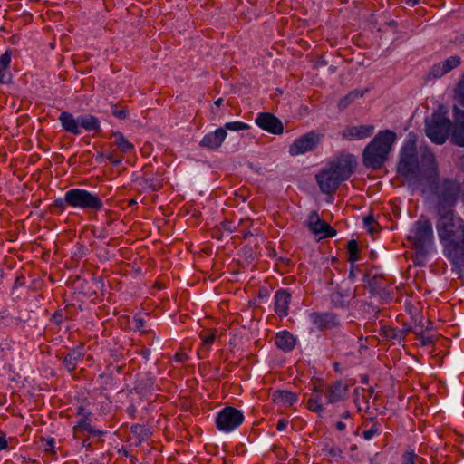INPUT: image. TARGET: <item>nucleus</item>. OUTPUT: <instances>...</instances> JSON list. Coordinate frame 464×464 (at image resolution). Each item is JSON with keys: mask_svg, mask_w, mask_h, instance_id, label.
<instances>
[{"mask_svg": "<svg viewBox=\"0 0 464 464\" xmlns=\"http://www.w3.org/2000/svg\"><path fill=\"white\" fill-rule=\"evenodd\" d=\"M112 114L118 119L124 120L128 117L129 111L127 109H118L116 105L111 106Z\"/></svg>", "mask_w": 464, "mask_h": 464, "instance_id": "obj_38", "label": "nucleus"}, {"mask_svg": "<svg viewBox=\"0 0 464 464\" xmlns=\"http://www.w3.org/2000/svg\"><path fill=\"white\" fill-rule=\"evenodd\" d=\"M335 428L336 430H338L339 431H343L345 430L346 428V425L345 423H343V421H337L336 424H335Z\"/></svg>", "mask_w": 464, "mask_h": 464, "instance_id": "obj_55", "label": "nucleus"}, {"mask_svg": "<svg viewBox=\"0 0 464 464\" xmlns=\"http://www.w3.org/2000/svg\"><path fill=\"white\" fill-rule=\"evenodd\" d=\"M10 81V75L7 73V72H4L3 70H0V83H5Z\"/></svg>", "mask_w": 464, "mask_h": 464, "instance_id": "obj_50", "label": "nucleus"}, {"mask_svg": "<svg viewBox=\"0 0 464 464\" xmlns=\"http://www.w3.org/2000/svg\"><path fill=\"white\" fill-rule=\"evenodd\" d=\"M396 138L397 135L393 130H380L363 150V165L368 169H382L388 160Z\"/></svg>", "mask_w": 464, "mask_h": 464, "instance_id": "obj_4", "label": "nucleus"}, {"mask_svg": "<svg viewBox=\"0 0 464 464\" xmlns=\"http://www.w3.org/2000/svg\"><path fill=\"white\" fill-rule=\"evenodd\" d=\"M425 133L432 142H435V111L425 119Z\"/></svg>", "mask_w": 464, "mask_h": 464, "instance_id": "obj_29", "label": "nucleus"}, {"mask_svg": "<svg viewBox=\"0 0 464 464\" xmlns=\"http://www.w3.org/2000/svg\"><path fill=\"white\" fill-rule=\"evenodd\" d=\"M90 415L91 412L87 411V414H83V417L81 418V420L78 421V423L73 427V431L75 436H77L79 433L82 431H88L91 430V422H90Z\"/></svg>", "mask_w": 464, "mask_h": 464, "instance_id": "obj_28", "label": "nucleus"}, {"mask_svg": "<svg viewBox=\"0 0 464 464\" xmlns=\"http://www.w3.org/2000/svg\"><path fill=\"white\" fill-rule=\"evenodd\" d=\"M322 451L325 457L340 458L342 455V450L339 448L330 447L329 445H325Z\"/></svg>", "mask_w": 464, "mask_h": 464, "instance_id": "obj_35", "label": "nucleus"}, {"mask_svg": "<svg viewBox=\"0 0 464 464\" xmlns=\"http://www.w3.org/2000/svg\"><path fill=\"white\" fill-rule=\"evenodd\" d=\"M223 129H225L226 131L227 130H233V131H239V130H248L249 126L246 123L242 122V121H231V122H227L224 125Z\"/></svg>", "mask_w": 464, "mask_h": 464, "instance_id": "obj_32", "label": "nucleus"}, {"mask_svg": "<svg viewBox=\"0 0 464 464\" xmlns=\"http://www.w3.org/2000/svg\"><path fill=\"white\" fill-rule=\"evenodd\" d=\"M2 353H3V348L0 346V357L2 356Z\"/></svg>", "mask_w": 464, "mask_h": 464, "instance_id": "obj_62", "label": "nucleus"}, {"mask_svg": "<svg viewBox=\"0 0 464 464\" xmlns=\"http://www.w3.org/2000/svg\"><path fill=\"white\" fill-rule=\"evenodd\" d=\"M222 102H223V99L222 98H218L217 101H215V104L217 106H220Z\"/></svg>", "mask_w": 464, "mask_h": 464, "instance_id": "obj_60", "label": "nucleus"}, {"mask_svg": "<svg viewBox=\"0 0 464 464\" xmlns=\"http://www.w3.org/2000/svg\"><path fill=\"white\" fill-rule=\"evenodd\" d=\"M8 446L5 434L0 430V451L5 450Z\"/></svg>", "mask_w": 464, "mask_h": 464, "instance_id": "obj_45", "label": "nucleus"}, {"mask_svg": "<svg viewBox=\"0 0 464 464\" xmlns=\"http://www.w3.org/2000/svg\"><path fill=\"white\" fill-rule=\"evenodd\" d=\"M363 222H364V226L367 227L368 231L371 234H373L374 232H376V229L374 227V226L376 225V222H375L373 217H372V216L365 217L363 218Z\"/></svg>", "mask_w": 464, "mask_h": 464, "instance_id": "obj_40", "label": "nucleus"}, {"mask_svg": "<svg viewBox=\"0 0 464 464\" xmlns=\"http://www.w3.org/2000/svg\"><path fill=\"white\" fill-rule=\"evenodd\" d=\"M351 413L349 411H345L341 415L342 419H350Z\"/></svg>", "mask_w": 464, "mask_h": 464, "instance_id": "obj_59", "label": "nucleus"}, {"mask_svg": "<svg viewBox=\"0 0 464 464\" xmlns=\"http://www.w3.org/2000/svg\"><path fill=\"white\" fill-rule=\"evenodd\" d=\"M288 421L285 419H280L276 424V429L279 431H283L286 429Z\"/></svg>", "mask_w": 464, "mask_h": 464, "instance_id": "obj_47", "label": "nucleus"}, {"mask_svg": "<svg viewBox=\"0 0 464 464\" xmlns=\"http://www.w3.org/2000/svg\"><path fill=\"white\" fill-rule=\"evenodd\" d=\"M90 445H91V442L89 441L88 439L82 440V447L88 448V447H90Z\"/></svg>", "mask_w": 464, "mask_h": 464, "instance_id": "obj_57", "label": "nucleus"}, {"mask_svg": "<svg viewBox=\"0 0 464 464\" xmlns=\"http://www.w3.org/2000/svg\"><path fill=\"white\" fill-rule=\"evenodd\" d=\"M379 334L390 341H398L399 343L401 341V333L399 332V329L390 327V326H381L379 330Z\"/></svg>", "mask_w": 464, "mask_h": 464, "instance_id": "obj_25", "label": "nucleus"}, {"mask_svg": "<svg viewBox=\"0 0 464 464\" xmlns=\"http://www.w3.org/2000/svg\"><path fill=\"white\" fill-rule=\"evenodd\" d=\"M244 421L242 411L232 407L227 406L218 412L216 418V425L218 430L230 432L239 427Z\"/></svg>", "mask_w": 464, "mask_h": 464, "instance_id": "obj_8", "label": "nucleus"}, {"mask_svg": "<svg viewBox=\"0 0 464 464\" xmlns=\"http://www.w3.org/2000/svg\"><path fill=\"white\" fill-rule=\"evenodd\" d=\"M79 128H82L87 131H100L101 124L98 118L91 114L78 116Z\"/></svg>", "mask_w": 464, "mask_h": 464, "instance_id": "obj_21", "label": "nucleus"}, {"mask_svg": "<svg viewBox=\"0 0 464 464\" xmlns=\"http://www.w3.org/2000/svg\"><path fill=\"white\" fill-rule=\"evenodd\" d=\"M375 130L374 125L347 126L342 131V138L346 140H358L371 137Z\"/></svg>", "mask_w": 464, "mask_h": 464, "instance_id": "obj_14", "label": "nucleus"}, {"mask_svg": "<svg viewBox=\"0 0 464 464\" xmlns=\"http://www.w3.org/2000/svg\"><path fill=\"white\" fill-rule=\"evenodd\" d=\"M199 337L202 340L203 345H211L217 338L216 331H202L199 334Z\"/></svg>", "mask_w": 464, "mask_h": 464, "instance_id": "obj_31", "label": "nucleus"}, {"mask_svg": "<svg viewBox=\"0 0 464 464\" xmlns=\"http://www.w3.org/2000/svg\"><path fill=\"white\" fill-rule=\"evenodd\" d=\"M433 332V323L429 319L426 320L425 323L420 321V324L414 327L416 339L422 347L433 345L435 342V334Z\"/></svg>", "mask_w": 464, "mask_h": 464, "instance_id": "obj_15", "label": "nucleus"}, {"mask_svg": "<svg viewBox=\"0 0 464 464\" xmlns=\"http://www.w3.org/2000/svg\"><path fill=\"white\" fill-rule=\"evenodd\" d=\"M408 240L415 250L414 264L424 266L430 256L433 245V227L430 220L421 217L414 222L408 235Z\"/></svg>", "mask_w": 464, "mask_h": 464, "instance_id": "obj_5", "label": "nucleus"}, {"mask_svg": "<svg viewBox=\"0 0 464 464\" xmlns=\"http://www.w3.org/2000/svg\"><path fill=\"white\" fill-rule=\"evenodd\" d=\"M307 408L311 411L316 412L318 414H320L324 410L322 403H318V401H314V400H308Z\"/></svg>", "mask_w": 464, "mask_h": 464, "instance_id": "obj_39", "label": "nucleus"}, {"mask_svg": "<svg viewBox=\"0 0 464 464\" xmlns=\"http://www.w3.org/2000/svg\"><path fill=\"white\" fill-rule=\"evenodd\" d=\"M357 166L356 158L353 154L343 153L333 159L323 169L315 179L324 194H332L339 185L347 180L354 172Z\"/></svg>", "mask_w": 464, "mask_h": 464, "instance_id": "obj_3", "label": "nucleus"}, {"mask_svg": "<svg viewBox=\"0 0 464 464\" xmlns=\"http://www.w3.org/2000/svg\"><path fill=\"white\" fill-rule=\"evenodd\" d=\"M256 123L261 129L273 134H281L284 130L281 121L269 112L259 113L256 119Z\"/></svg>", "mask_w": 464, "mask_h": 464, "instance_id": "obj_13", "label": "nucleus"}, {"mask_svg": "<svg viewBox=\"0 0 464 464\" xmlns=\"http://www.w3.org/2000/svg\"><path fill=\"white\" fill-rule=\"evenodd\" d=\"M291 301V294L285 289L276 291L275 295V311L280 317L288 314V306Z\"/></svg>", "mask_w": 464, "mask_h": 464, "instance_id": "obj_18", "label": "nucleus"}, {"mask_svg": "<svg viewBox=\"0 0 464 464\" xmlns=\"http://www.w3.org/2000/svg\"><path fill=\"white\" fill-rule=\"evenodd\" d=\"M444 253L460 276H464V223L454 218L450 210H446L440 218L439 227Z\"/></svg>", "mask_w": 464, "mask_h": 464, "instance_id": "obj_2", "label": "nucleus"}, {"mask_svg": "<svg viewBox=\"0 0 464 464\" xmlns=\"http://www.w3.org/2000/svg\"><path fill=\"white\" fill-rule=\"evenodd\" d=\"M321 137L320 134L314 131H310L303 135L291 144L289 153L292 156H297L313 150L320 142Z\"/></svg>", "mask_w": 464, "mask_h": 464, "instance_id": "obj_10", "label": "nucleus"}, {"mask_svg": "<svg viewBox=\"0 0 464 464\" xmlns=\"http://www.w3.org/2000/svg\"><path fill=\"white\" fill-rule=\"evenodd\" d=\"M68 206V201H66V192L64 193V197L59 198L54 200L53 204V208H57L60 212L64 211L65 207Z\"/></svg>", "mask_w": 464, "mask_h": 464, "instance_id": "obj_37", "label": "nucleus"}, {"mask_svg": "<svg viewBox=\"0 0 464 464\" xmlns=\"http://www.w3.org/2000/svg\"><path fill=\"white\" fill-rule=\"evenodd\" d=\"M459 194V186L454 180L446 179L439 188H437V204L442 208H451Z\"/></svg>", "mask_w": 464, "mask_h": 464, "instance_id": "obj_9", "label": "nucleus"}, {"mask_svg": "<svg viewBox=\"0 0 464 464\" xmlns=\"http://www.w3.org/2000/svg\"><path fill=\"white\" fill-rule=\"evenodd\" d=\"M397 171L411 183L423 187V192L434 191L435 156L428 146H421L418 152L416 141L408 140L401 150Z\"/></svg>", "mask_w": 464, "mask_h": 464, "instance_id": "obj_1", "label": "nucleus"}, {"mask_svg": "<svg viewBox=\"0 0 464 464\" xmlns=\"http://www.w3.org/2000/svg\"><path fill=\"white\" fill-rule=\"evenodd\" d=\"M134 321H135V327L138 330L143 331L144 324H145L144 319L141 317H135Z\"/></svg>", "mask_w": 464, "mask_h": 464, "instance_id": "obj_48", "label": "nucleus"}, {"mask_svg": "<svg viewBox=\"0 0 464 464\" xmlns=\"http://www.w3.org/2000/svg\"><path fill=\"white\" fill-rule=\"evenodd\" d=\"M276 344L280 350L290 352L295 345V339L289 332L283 331L276 334Z\"/></svg>", "mask_w": 464, "mask_h": 464, "instance_id": "obj_20", "label": "nucleus"}, {"mask_svg": "<svg viewBox=\"0 0 464 464\" xmlns=\"http://www.w3.org/2000/svg\"><path fill=\"white\" fill-rule=\"evenodd\" d=\"M77 413H78V415H82V417H83V414H87V412H85L84 408L82 406L78 408Z\"/></svg>", "mask_w": 464, "mask_h": 464, "instance_id": "obj_58", "label": "nucleus"}, {"mask_svg": "<svg viewBox=\"0 0 464 464\" xmlns=\"http://www.w3.org/2000/svg\"><path fill=\"white\" fill-rule=\"evenodd\" d=\"M25 283V279L24 276H19L14 280V285L12 287V295H14L15 289H17L20 286H23Z\"/></svg>", "mask_w": 464, "mask_h": 464, "instance_id": "obj_43", "label": "nucleus"}, {"mask_svg": "<svg viewBox=\"0 0 464 464\" xmlns=\"http://www.w3.org/2000/svg\"><path fill=\"white\" fill-rule=\"evenodd\" d=\"M349 386L342 381H335L331 383L325 391L327 403L333 404L343 401L347 396Z\"/></svg>", "mask_w": 464, "mask_h": 464, "instance_id": "obj_16", "label": "nucleus"}, {"mask_svg": "<svg viewBox=\"0 0 464 464\" xmlns=\"http://www.w3.org/2000/svg\"><path fill=\"white\" fill-rule=\"evenodd\" d=\"M130 430L131 432L140 439V441L148 440L150 438V430L144 426L139 424L133 425Z\"/></svg>", "mask_w": 464, "mask_h": 464, "instance_id": "obj_30", "label": "nucleus"}, {"mask_svg": "<svg viewBox=\"0 0 464 464\" xmlns=\"http://www.w3.org/2000/svg\"><path fill=\"white\" fill-rule=\"evenodd\" d=\"M62 127L68 132L79 135L81 129L79 128L78 117L75 119L69 111H63L59 116Z\"/></svg>", "mask_w": 464, "mask_h": 464, "instance_id": "obj_19", "label": "nucleus"}, {"mask_svg": "<svg viewBox=\"0 0 464 464\" xmlns=\"http://www.w3.org/2000/svg\"><path fill=\"white\" fill-rule=\"evenodd\" d=\"M309 320L317 331L330 330L340 325L336 314L331 312H313L309 314Z\"/></svg>", "mask_w": 464, "mask_h": 464, "instance_id": "obj_11", "label": "nucleus"}, {"mask_svg": "<svg viewBox=\"0 0 464 464\" xmlns=\"http://www.w3.org/2000/svg\"><path fill=\"white\" fill-rule=\"evenodd\" d=\"M347 249H348L349 256H350L349 260L351 262H354V261L358 260L359 248H358L356 240H354V239L350 240L347 244Z\"/></svg>", "mask_w": 464, "mask_h": 464, "instance_id": "obj_33", "label": "nucleus"}, {"mask_svg": "<svg viewBox=\"0 0 464 464\" xmlns=\"http://www.w3.org/2000/svg\"><path fill=\"white\" fill-rule=\"evenodd\" d=\"M113 137L115 145L121 152L126 153L133 150V144L127 140L121 132H114Z\"/></svg>", "mask_w": 464, "mask_h": 464, "instance_id": "obj_26", "label": "nucleus"}, {"mask_svg": "<svg viewBox=\"0 0 464 464\" xmlns=\"http://www.w3.org/2000/svg\"><path fill=\"white\" fill-rule=\"evenodd\" d=\"M227 135L225 129L218 128L215 131L206 134L200 140L199 146L208 150H217L221 146Z\"/></svg>", "mask_w": 464, "mask_h": 464, "instance_id": "obj_17", "label": "nucleus"}, {"mask_svg": "<svg viewBox=\"0 0 464 464\" xmlns=\"http://www.w3.org/2000/svg\"><path fill=\"white\" fill-rule=\"evenodd\" d=\"M453 112V121L437 118V144H443L450 138L454 145L464 147V111L454 106Z\"/></svg>", "mask_w": 464, "mask_h": 464, "instance_id": "obj_6", "label": "nucleus"}, {"mask_svg": "<svg viewBox=\"0 0 464 464\" xmlns=\"http://www.w3.org/2000/svg\"><path fill=\"white\" fill-rule=\"evenodd\" d=\"M273 400L282 406H292L297 401V395L288 391H276L273 392Z\"/></svg>", "mask_w": 464, "mask_h": 464, "instance_id": "obj_22", "label": "nucleus"}, {"mask_svg": "<svg viewBox=\"0 0 464 464\" xmlns=\"http://www.w3.org/2000/svg\"><path fill=\"white\" fill-rule=\"evenodd\" d=\"M415 457L413 451H408L402 455V462L401 464H415Z\"/></svg>", "mask_w": 464, "mask_h": 464, "instance_id": "obj_41", "label": "nucleus"}, {"mask_svg": "<svg viewBox=\"0 0 464 464\" xmlns=\"http://www.w3.org/2000/svg\"><path fill=\"white\" fill-rule=\"evenodd\" d=\"M68 206L87 212L96 213L103 208V202L98 194L84 188H71L66 191Z\"/></svg>", "mask_w": 464, "mask_h": 464, "instance_id": "obj_7", "label": "nucleus"}, {"mask_svg": "<svg viewBox=\"0 0 464 464\" xmlns=\"http://www.w3.org/2000/svg\"><path fill=\"white\" fill-rule=\"evenodd\" d=\"M365 91L360 92L357 90L350 92L347 95L342 98L338 102V108L340 111H343L346 109L351 103H353L355 100L362 98L364 95Z\"/></svg>", "mask_w": 464, "mask_h": 464, "instance_id": "obj_24", "label": "nucleus"}, {"mask_svg": "<svg viewBox=\"0 0 464 464\" xmlns=\"http://www.w3.org/2000/svg\"><path fill=\"white\" fill-rule=\"evenodd\" d=\"M11 63V52L5 51L4 54L0 56V70L6 72Z\"/></svg>", "mask_w": 464, "mask_h": 464, "instance_id": "obj_36", "label": "nucleus"}, {"mask_svg": "<svg viewBox=\"0 0 464 464\" xmlns=\"http://www.w3.org/2000/svg\"><path fill=\"white\" fill-rule=\"evenodd\" d=\"M87 432H89L91 435L93 436H101L103 435L105 432L100 430H95L92 427H91V430H89Z\"/></svg>", "mask_w": 464, "mask_h": 464, "instance_id": "obj_53", "label": "nucleus"}, {"mask_svg": "<svg viewBox=\"0 0 464 464\" xmlns=\"http://www.w3.org/2000/svg\"><path fill=\"white\" fill-rule=\"evenodd\" d=\"M82 358V352L79 349H74L64 356L63 365L68 372H72L76 369L77 364Z\"/></svg>", "mask_w": 464, "mask_h": 464, "instance_id": "obj_23", "label": "nucleus"}, {"mask_svg": "<svg viewBox=\"0 0 464 464\" xmlns=\"http://www.w3.org/2000/svg\"><path fill=\"white\" fill-rule=\"evenodd\" d=\"M455 98L464 107V74L454 89Z\"/></svg>", "mask_w": 464, "mask_h": 464, "instance_id": "obj_34", "label": "nucleus"}, {"mask_svg": "<svg viewBox=\"0 0 464 464\" xmlns=\"http://www.w3.org/2000/svg\"><path fill=\"white\" fill-rule=\"evenodd\" d=\"M307 227L309 230L320 238L332 237L335 236L336 230L328 223L324 222L316 211H312L308 216Z\"/></svg>", "mask_w": 464, "mask_h": 464, "instance_id": "obj_12", "label": "nucleus"}, {"mask_svg": "<svg viewBox=\"0 0 464 464\" xmlns=\"http://www.w3.org/2000/svg\"><path fill=\"white\" fill-rule=\"evenodd\" d=\"M309 400H314L318 401V403H321L322 395L318 392H316L314 394L312 395V397Z\"/></svg>", "mask_w": 464, "mask_h": 464, "instance_id": "obj_54", "label": "nucleus"}, {"mask_svg": "<svg viewBox=\"0 0 464 464\" xmlns=\"http://www.w3.org/2000/svg\"><path fill=\"white\" fill-rule=\"evenodd\" d=\"M107 159L111 162L113 163L114 165H120L121 162V159H117L114 157L113 154H110L107 156Z\"/></svg>", "mask_w": 464, "mask_h": 464, "instance_id": "obj_52", "label": "nucleus"}, {"mask_svg": "<svg viewBox=\"0 0 464 464\" xmlns=\"http://www.w3.org/2000/svg\"><path fill=\"white\" fill-rule=\"evenodd\" d=\"M401 2H404L406 5H410V6H413L414 5H416L419 0H401Z\"/></svg>", "mask_w": 464, "mask_h": 464, "instance_id": "obj_56", "label": "nucleus"}, {"mask_svg": "<svg viewBox=\"0 0 464 464\" xmlns=\"http://www.w3.org/2000/svg\"><path fill=\"white\" fill-rule=\"evenodd\" d=\"M137 204V201L135 199H131L129 201V205L130 206H133V205H136Z\"/></svg>", "mask_w": 464, "mask_h": 464, "instance_id": "obj_61", "label": "nucleus"}, {"mask_svg": "<svg viewBox=\"0 0 464 464\" xmlns=\"http://www.w3.org/2000/svg\"><path fill=\"white\" fill-rule=\"evenodd\" d=\"M379 429L376 424H373L368 430H364L362 436L365 440H371L375 434H377Z\"/></svg>", "mask_w": 464, "mask_h": 464, "instance_id": "obj_42", "label": "nucleus"}, {"mask_svg": "<svg viewBox=\"0 0 464 464\" xmlns=\"http://www.w3.org/2000/svg\"><path fill=\"white\" fill-rule=\"evenodd\" d=\"M461 63L459 56H450L442 63L441 65V75L450 72L451 70L457 68Z\"/></svg>", "mask_w": 464, "mask_h": 464, "instance_id": "obj_27", "label": "nucleus"}, {"mask_svg": "<svg viewBox=\"0 0 464 464\" xmlns=\"http://www.w3.org/2000/svg\"><path fill=\"white\" fill-rule=\"evenodd\" d=\"M53 320L56 324H60L63 322V312L61 310L56 311L53 314Z\"/></svg>", "mask_w": 464, "mask_h": 464, "instance_id": "obj_46", "label": "nucleus"}, {"mask_svg": "<svg viewBox=\"0 0 464 464\" xmlns=\"http://www.w3.org/2000/svg\"><path fill=\"white\" fill-rule=\"evenodd\" d=\"M188 355L184 353H177L175 355V359L179 362H185L188 360Z\"/></svg>", "mask_w": 464, "mask_h": 464, "instance_id": "obj_51", "label": "nucleus"}, {"mask_svg": "<svg viewBox=\"0 0 464 464\" xmlns=\"http://www.w3.org/2000/svg\"><path fill=\"white\" fill-rule=\"evenodd\" d=\"M364 392V389H361V388H355L353 390V401L355 403V405L357 406L358 410L361 411L362 408L359 404V395L361 392Z\"/></svg>", "mask_w": 464, "mask_h": 464, "instance_id": "obj_44", "label": "nucleus"}, {"mask_svg": "<svg viewBox=\"0 0 464 464\" xmlns=\"http://www.w3.org/2000/svg\"><path fill=\"white\" fill-rule=\"evenodd\" d=\"M399 332L401 333V340H402L410 333H414V328H412L411 326L404 325V327L402 329H399Z\"/></svg>", "mask_w": 464, "mask_h": 464, "instance_id": "obj_49", "label": "nucleus"}]
</instances>
